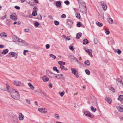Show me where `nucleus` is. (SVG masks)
Masks as SVG:
<instances>
[{"instance_id":"1","label":"nucleus","mask_w":123,"mask_h":123,"mask_svg":"<svg viewBox=\"0 0 123 123\" xmlns=\"http://www.w3.org/2000/svg\"><path fill=\"white\" fill-rule=\"evenodd\" d=\"M78 2L79 4V8L81 9H82L81 11L82 12H86V6L82 4H83L84 2L82 0H78Z\"/></svg>"},{"instance_id":"2","label":"nucleus","mask_w":123,"mask_h":123,"mask_svg":"<svg viewBox=\"0 0 123 123\" xmlns=\"http://www.w3.org/2000/svg\"><path fill=\"white\" fill-rule=\"evenodd\" d=\"M11 96L12 98L13 99L16 100H19L20 98V95L19 93L18 92L14 94H12Z\"/></svg>"},{"instance_id":"3","label":"nucleus","mask_w":123,"mask_h":123,"mask_svg":"<svg viewBox=\"0 0 123 123\" xmlns=\"http://www.w3.org/2000/svg\"><path fill=\"white\" fill-rule=\"evenodd\" d=\"M67 20L66 23L67 25L70 28H71L73 26V22L72 21L69 19H67Z\"/></svg>"},{"instance_id":"4","label":"nucleus","mask_w":123,"mask_h":123,"mask_svg":"<svg viewBox=\"0 0 123 123\" xmlns=\"http://www.w3.org/2000/svg\"><path fill=\"white\" fill-rule=\"evenodd\" d=\"M84 114L86 116H88L91 118H93L94 117V115L88 111L85 110L84 111Z\"/></svg>"},{"instance_id":"5","label":"nucleus","mask_w":123,"mask_h":123,"mask_svg":"<svg viewBox=\"0 0 123 123\" xmlns=\"http://www.w3.org/2000/svg\"><path fill=\"white\" fill-rule=\"evenodd\" d=\"M17 54L15 52H11L7 54L6 56L10 57L11 55L12 57H14L15 58H16L17 57Z\"/></svg>"},{"instance_id":"6","label":"nucleus","mask_w":123,"mask_h":123,"mask_svg":"<svg viewBox=\"0 0 123 123\" xmlns=\"http://www.w3.org/2000/svg\"><path fill=\"white\" fill-rule=\"evenodd\" d=\"M71 69L72 71V73L77 78L79 77V76L78 74V72L75 69H73L72 68H71Z\"/></svg>"},{"instance_id":"7","label":"nucleus","mask_w":123,"mask_h":123,"mask_svg":"<svg viewBox=\"0 0 123 123\" xmlns=\"http://www.w3.org/2000/svg\"><path fill=\"white\" fill-rule=\"evenodd\" d=\"M38 110L43 113L47 112V110L45 108H40L38 109Z\"/></svg>"},{"instance_id":"8","label":"nucleus","mask_w":123,"mask_h":123,"mask_svg":"<svg viewBox=\"0 0 123 123\" xmlns=\"http://www.w3.org/2000/svg\"><path fill=\"white\" fill-rule=\"evenodd\" d=\"M18 92V91L16 90L15 89H12V88H11L9 90V92L11 96L12 95V94H13L15 93Z\"/></svg>"},{"instance_id":"9","label":"nucleus","mask_w":123,"mask_h":123,"mask_svg":"<svg viewBox=\"0 0 123 123\" xmlns=\"http://www.w3.org/2000/svg\"><path fill=\"white\" fill-rule=\"evenodd\" d=\"M10 18L11 19L14 21L16 20L17 19L16 14L15 13H14V14H12L11 15Z\"/></svg>"},{"instance_id":"10","label":"nucleus","mask_w":123,"mask_h":123,"mask_svg":"<svg viewBox=\"0 0 123 123\" xmlns=\"http://www.w3.org/2000/svg\"><path fill=\"white\" fill-rule=\"evenodd\" d=\"M103 2V3H102L101 4V6H102L104 10H105L107 8V6L106 3H104Z\"/></svg>"},{"instance_id":"11","label":"nucleus","mask_w":123,"mask_h":123,"mask_svg":"<svg viewBox=\"0 0 123 123\" xmlns=\"http://www.w3.org/2000/svg\"><path fill=\"white\" fill-rule=\"evenodd\" d=\"M42 78L44 82L48 81L49 80V78L47 77L45 75H44L42 77Z\"/></svg>"},{"instance_id":"12","label":"nucleus","mask_w":123,"mask_h":123,"mask_svg":"<svg viewBox=\"0 0 123 123\" xmlns=\"http://www.w3.org/2000/svg\"><path fill=\"white\" fill-rule=\"evenodd\" d=\"M55 5L57 7H59L61 6V1H55Z\"/></svg>"},{"instance_id":"13","label":"nucleus","mask_w":123,"mask_h":123,"mask_svg":"<svg viewBox=\"0 0 123 123\" xmlns=\"http://www.w3.org/2000/svg\"><path fill=\"white\" fill-rule=\"evenodd\" d=\"M105 100L109 104H111L112 103L111 99L109 97H106L105 98Z\"/></svg>"},{"instance_id":"14","label":"nucleus","mask_w":123,"mask_h":123,"mask_svg":"<svg viewBox=\"0 0 123 123\" xmlns=\"http://www.w3.org/2000/svg\"><path fill=\"white\" fill-rule=\"evenodd\" d=\"M13 84L17 86H19L21 84V82L19 81H14Z\"/></svg>"},{"instance_id":"15","label":"nucleus","mask_w":123,"mask_h":123,"mask_svg":"<svg viewBox=\"0 0 123 123\" xmlns=\"http://www.w3.org/2000/svg\"><path fill=\"white\" fill-rule=\"evenodd\" d=\"M57 79H62L63 80L65 79L64 77L63 76V74H57Z\"/></svg>"},{"instance_id":"16","label":"nucleus","mask_w":123,"mask_h":123,"mask_svg":"<svg viewBox=\"0 0 123 123\" xmlns=\"http://www.w3.org/2000/svg\"><path fill=\"white\" fill-rule=\"evenodd\" d=\"M24 118V116L21 113L19 114V117H18L19 119L20 120H22Z\"/></svg>"},{"instance_id":"17","label":"nucleus","mask_w":123,"mask_h":123,"mask_svg":"<svg viewBox=\"0 0 123 123\" xmlns=\"http://www.w3.org/2000/svg\"><path fill=\"white\" fill-rule=\"evenodd\" d=\"M108 43L111 42V43L112 45H114L115 44L114 41L112 37L110 38L108 40Z\"/></svg>"},{"instance_id":"18","label":"nucleus","mask_w":123,"mask_h":123,"mask_svg":"<svg viewBox=\"0 0 123 123\" xmlns=\"http://www.w3.org/2000/svg\"><path fill=\"white\" fill-rule=\"evenodd\" d=\"M83 44L84 45H86L89 43V41L86 39H84L83 41Z\"/></svg>"},{"instance_id":"19","label":"nucleus","mask_w":123,"mask_h":123,"mask_svg":"<svg viewBox=\"0 0 123 123\" xmlns=\"http://www.w3.org/2000/svg\"><path fill=\"white\" fill-rule=\"evenodd\" d=\"M98 16L99 18H101L103 19L104 18V14L103 12H100V13H99Z\"/></svg>"},{"instance_id":"20","label":"nucleus","mask_w":123,"mask_h":123,"mask_svg":"<svg viewBox=\"0 0 123 123\" xmlns=\"http://www.w3.org/2000/svg\"><path fill=\"white\" fill-rule=\"evenodd\" d=\"M82 35V33L81 32L78 33L76 35V38L77 39H79L81 37Z\"/></svg>"},{"instance_id":"21","label":"nucleus","mask_w":123,"mask_h":123,"mask_svg":"<svg viewBox=\"0 0 123 123\" xmlns=\"http://www.w3.org/2000/svg\"><path fill=\"white\" fill-rule=\"evenodd\" d=\"M0 35L1 37H2L4 38L6 37H7L6 34L5 33L2 32L1 33Z\"/></svg>"},{"instance_id":"22","label":"nucleus","mask_w":123,"mask_h":123,"mask_svg":"<svg viewBox=\"0 0 123 123\" xmlns=\"http://www.w3.org/2000/svg\"><path fill=\"white\" fill-rule=\"evenodd\" d=\"M10 89V87L8 83H6V88L5 91L9 90Z\"/></svg>"},{"instance_id":"23","label":"nucleus","mask_w":123,"mask_h":123,"mask_svg":"<svg viewBox=\"0 0 123 123\" xmlns=\"http://www.w3.org/2000/svg\"><path fill=\"white\" fill-rule=\"evenodd\" d=\"M96 23L97 25L99 27H101L103 26L102 23L98 21H96Z\"/></svg>"},{"instance_id":"24","label":"nucleus","mask_w":123,"mask_h":123,"mask_svg":"<svg viewBox=\"0 0 123 123\" xmlns=\"http://www.w3.org/2000/svg\"><path fill=\"white\" fill-rule=\"evenodd\" d=\"M16 41L17 42L22 43V42L24 43L23 42H25L24 40H22L21 39L19 38H17V40H16Z\"/></svg>"},{"instance_id":"25","label":"nucleus","mask_w":123,"mask_h":123,"mask_svg":"<svg viewBox=\"0 0 123 123\" xmlns=\"http://www.w3.org/2000/svg\"><path fill=\"white\" fill-rule=\"evenodd\" d=\"M28 85L31 89L32 90H33L34 89V87L31 83L30 82L28 84Z\"/></svg>"},{"instance_id":"26","label":"nucleus","mask_w":123,"mask_h":123,"mask_svg":"<svg viewBox=\"0 0 123 123\" xmlns=\"http://www.w3.org/2000/svg\"><path fill=\"white\" fill-rule=\"evenodd\" d=\"M9 50L8 49H5L3 50V51L2 52V53L3 54H6L8 52Z\"/></svg>"},{"instance_id":"27","label":"nucleus","mask_w":123,"mask_h":123,"mask_svg":"<svg viewBox=\"0 0 123 123\" xmlns=\"http://www.w3.org/2000/svg\"><path fill=\"white\" fill-rule=\"evenodd\" d=\"M58 63L61 66L65 65L66 63L62 61H60L58 62Z\"/></svg>"},{"instance_id":"28","label":"nucleus","mask_w":123,"mask_h":123,"mask_svg":"<svg viewBox=\"0 0 123 123\" xmlns=\"http://www.w3.org/2000/svg\"><path fill=\"white\" fill-rule=\"evenodd\" d=\"M116 107L117 109L119 110L121 112H123V109L121 107H120L119 106H117Z\"/></svg>"},{"instance_id":"29","label":"nucleus","mask_w":123,"mask_h":123,"mask_svg":"<svg viewBox=\"0 0 123 123\" xmlns=\"http://www.w3.org/2000/svg\"><path fill=\"white\" fill-rule=\"evenodd\" d=\"M117 99L120 101H121L123 100V95H120L118 97Z\"/></svg>"},{"instance_id":"30","label":"nucleus","mask_w":123,"mask_h":123,"mask_svg":"<svg viewBox=\"0 0 123 123\" xmlns=\"http://www.w3.org/2000/svg\"><path fill=\"white\" fill-rule=\"evenodd\" d=\"M70 57L71 59L76 61H77V60H78V59L76 57L74 56L73 55H70Z\"/></svg>"},{"instance_id":"31","label":"nucleus","mask_w":123,"mask_h":123,"mask_svg":"<svg viewBox=\"0 0 123 123\" xmlns=\"http://www.w3.org/2000/svg\"><path fill=\"white\" fill-rule=\"evenodd\" d=\"M116 81H117L118 82H119L121 84H123L122 81L121 79L120 78L117 79Z\"/></svg>"},{"instance_id":"32","label":"nucleus","mask_w":123,"mask_h":123,"mask_svg":"<svg viewBox=\"0 0 123 123\" xmlns=\"http://www.w3.org/2000/svg\"><path fill=\"white\" fill-rule=\"evenodd\" d=\"M84 64L86 65L89 66L90 65V62L89 60H87L84 62Z\"/></svg>"},{"instance_id":"33","label":"nucleus","mask_w":123,"mask_h":123,"mask_svg":"<svg viewBox=\"0 0 123 123\" xmlns=\"http://www.w3.org/2000/svg\"><path fill=\"white\" fill-rule=\"evenodd\" d=\"M60 68L62 70L63 69L65 71L67 70V68H66L63 65L60 66Z\"/></svg>"},{"instance_id":"34","label":"nucleus","mask_w":123,"mask_h":123,"mask_svg":"<svg viewBox=\"0 0 123 123\" xmlns=\"http://www.w3.org/2000/svg\"><path fill=\"white\" fill-rule=\"evenodd\" d=\"M85 72L87 74L89 75L90 74V71L87 69H86L85 70Z\"/></svg>"},{"instance_id":"35","label":"nucleus","mask_w":123,"mask_h":123,"mask_svg":"<svg viewBox=\"0 0 123 123\" xmlns=\"http://www.w3.org/2000/svg\"><path fill=\"white\" fill-rule=\"evenodd\" d=\"M34 25L36 27H38L39 25V24L38 22L36 21L34 23Z\"/></svg>"},{"instance_id":"36","label":"nucleus","mask_w":123,"mask_h":123,"mask_svg":"<svg viewBox=\"0 0 123 123\" xmlns=\"http://www.w3.org/2000/svg\"><path fill=\"white\" fill-rule=\"evenodd\" d=\"M76 17L78 19L80 18V16L79 13H76Z\"/></svg>"},{"instance_id":"37","label":"nucleus","mask_w":123,"mask_h":123,"mask_svg":"<svg viewBox=\"0 0 123 123\" xmlns=\"http://www.w3.org/2000/svg\"><path fill=\"white\" fill-rule=\"evenodd\" d=\"M37 11L36 10H34L32 12V15L34 16H35L37 15Z\"/></svg>"},{"instance_id":"38","label":"nucleus","mask_w":123,"mask_h":123,"mask_svg":"<svg viewBox=\"0 0 123 123\" xmlns=\"http://www.w3.org/2000/svg\"><path fill=\"white\" fill-rule=\"evenodd\" d=\"M12 39L14 40H15L16 41V40H17V38H18V37H17V36L13 35H12Z\"/></svg>"},{"instance_id":"39","label":"nucleus","mask_w":123,"mask_h":123,"mask_svg":"<svg viewBox=\"0 0 123 123\" xmlns=\"http://www.w3.org/2000/svg\"><path fill=\"white\" fill-rule=\"evenodd\" d=\"M77 26L78 27H80L81 26V24L80 22H78L76 24Z\"/></svg>"},{"instance_id":"40","label":"nucleus","mask_w":123,"mask_h":123,"mask_svg":"<svg viewBox=\"0 0 123 123\" xmlns=\"http://www.w3.org/2000/svg\"><path fill=\"white\" fill-rule=\"evenodd\" d=\"M64 91L62 92H59V94L60 95V96L61 97L63 96L64 94Z\"/></svg>"},{"instance_id":"41","label":"nucleus","mask_w":123,"mask_h":123,"mask_svg":"<svg viewBox=\"0 0 123 123\" xmlns=\"http://www.w3.org/2000/svg\"><path fill=\"white\" fill-rule=\"evenodd\" d=\"M88 52H87L89 54V55H90V56L91 57H93L92 55V52H91L89 50H88Z\"/></svg>"},{"instance_id":"42","label":"nucleus","mask_w":123,"mask_h":123,"mask_svg":"<svg viewBox=\"0 0 123 123\" xmlns=\"http://www.w3.org/2000/svg\"><path fill=\"white\" fill-rule=\"evenodd\" d=\"M108 21L109 23L111 24H112L113 22V20L111 18H109L108 20Z\"/></svg>"},{"instance_id":"43","label":"nucleus","mask_w":123,"mask_h":123,"mask_svg":"<svg viewBox=\"0 0 123 123\" xmlns=\"http://www.w3.org/2000/svg\"><path fill=\"white\" fill-rule=\"evenodd\" d=\"M91 110L93 111V112H95L96 110V109L93 106H92L91 107Z\"/></svg>"},{"instance_id":"44","label":"nucleus","mask_w":123,"mask_h":123,"mask_svg":"<svg viewBox=\"0 0 123 123\" xmlns=\"http://www.w3.org/2000/svg\"><path fill=\"white\" fill-rule=\"evenodd\" d=\"M50 57L54 59H55L56 58V56H55L54 55L52 54H50Z\"/></svg>"},{"instance_id":"45","label":"nucleus","mask_w":123,"mask_h":123,"mask_svg":"<svg viewBox=\"0 0 123 123\" xmlns=\"http://www.w3.org/2000/svg\"><path fill=\"white\" fill-rule=\"evenodd\" d=\"M54 23L56 25H58L59 24V22L58 21L56 20L54 21Z\"/></svg>"},{"instance_id":"46","label":"nucleus","mask_w":123,"mask_h":123,"mask_svg":"<svg viewBox=\"0 0 123 123\" xmlns=\"http://www.w3.org/2000/svg\"><path fill=\"white\" fill-rule=\"evenodd\" d=\"M46 73L47 74V75H48L49 73L50 74H53V73L51 71H49V70L47 71Z\"/></svg>"},{"instance_id":"47","label":"nucleus","mask_w":123,"mask_h":123,"mask_svg":"<svg viewBox=\"0 0 123 123\" xmlns=\"http://www.w3.org/2000/svg\"><path fill=\"white\" fill-rule=\"evenodd\" d=\"M69 49L70 50L72 51H74V48H73V46H69Z\"/></svg>"},{"instance_id":"48","label":"nucleus","mask_w":123,"mask_h":123,"mask_svg":"<svg viewBox=\"0 0 123 123\" xmlns=\"http://www.w3.org/2000/svg\"><path fill=\"white\" fill-rule=\"evenodd\" d=\"M37 92H38V94H39L40 93L42 95V94H43L44 95H45V93L42 91H41L40 92H38V91H37Z\"/></svg>"},{"instance_id":"49","label":"nucleus","mask_w":123,"mask_h":123,"mask_svg":"<svg viewBox=\"0 0 123 123\" xmlns=\"http://www.w3.org/2000/svg\"><path fill=\"white\" fill-rule=\"evenodd\" d=\"M110 90L112 91L113 93L115 92V90L113 87H111L110 89Z\"/></svg>"},{"instance_id":"50","label":"nucleus","mask_w":123,"mask_h":123,"mask_svg":"<svg viewBox=\"0 0 123 123\" xmlns=\"http://www.w3.org/2000/svg\"><path fill=\"white\" fill-rule=\"evenodd\" d=\"M37 18L39 20H42V17L41 15H38Z\"/></svg>"},{"instance_id":"51","label":"nucleus","mask_w":123,"mask_h":123,"mask_svg":"<svg viewBox=\"0 0 123 123\" xmlns=\"http://www.w3.org/2000/svg\"><path fill=\"white\" fill-rule=\"evenodd\" d=\"M64 3L67 5H69L70 4L68 0H66L64 2Z\"/></svg>"},{"instance_id":"52","label":"nucleus","mask_w":123,"mask_h":123,"mask_svg":"<svg viewBox=\"0 0 123 123\" xmlns=\"http://www.w3.org/2000/svg\"><path fill=\"white\" fill-rule=\"evenodd\" d=\"M7 20L8 21V22L6 24L9 26L11 24V21L9 20V19H7Z\"/></svg>"},{"instance_id":"53","label":"nucleus","mask_w":123,"mask_h":123,"mask_svg":"<svg viewBox=\"0 0 123 123\" xmlns=\"http://www.w3.org/2000/svg\"><path fill=\"white\" fill-rule=\"evenodd\" d=\"M94 43L95 44H96L97 43V40L96 38H94Z\"/></svg>"},{"instance_id":"54","label":"nucleus","mask_w":123,"mask_h":123,"mask_svg":"<svg viewBox=\"0 0 123 123\" xmlns=\"http://www.w3.org/2000/svg\"><path fill=\"white\" fill-rule=\"evenodd\" d=\"M23 42L24 43H23V45L27 46L28 45V43L27 42H26L25 41V42Z\"/></svg>"},{"instance_id":"55","label":"nucleus","mask_w":123,"mask_h":123,"mask_svg":"<svg viewBox=\"0 0 123 123\" xmlns=\"http://www.w3.org/2000/svg\"><path fill=\"white\" fill-rule=\"evenodd\" d=\"M6 15H5L3 16L2 17H1V19L2 20H3L5 18H6Z\"/></svg>"},{"instance_id":"56","label":"nucleus","mask_w":123,"mask_h":123,"mask_svg":"<svg viewBox=\"0 0 123 123\" xmlns=\"http://www.w3.org/2000/svg\"><path fill=\"white\" fill-rule=\"evenodd\" d=\"M50 47V45L49 44H47L45 45V47L46 49H49Z\"/></svg>"},{"instance_id":"57","label":"nucleus","mask_w":123,"mask_h":123,"mask_svg":"<svg viewBox=\"0 0 123 123\" xmlns=\"http://www.w3.org/2000/svg\"><path fill=\"white\" fill-rule=\"evenodd\" d=\"M66 17V16L65 14H63L62 15L61 17L62 18H64Z\"/></svg>"},{"instance_id":"58","label":"nucleus","mask_w":123,"mask_h":123,"mask_svg":"<svg viewBox=\"0 0 123 123\" xmlns=\"http://www.w3.org/2000/svg\"><path fill=\"white\" fill-rule=\"evenodd\" d=\"M53 74H54V75L53 76V77H52L54 78H55V77H56L57 78L58 76H57V75L56 74H54V73H53Z\"/></svg>"},{"instance_id":"59","label":"nucleus","mask_w":123,"mask_h":123,"mask_svg":"<svg viewBox=\"0 0 123 123\" xmlns=\"http://www.w3.org/2000/svg\"><path fill=\"white\" fill-rule=\"evenodd\" d=\"M14 8L17 10H19L20 9V7L17 6H14Z\"/></svg>"},{"instance_id":"60","label":"nucleus","mask_w":123,"mask_h":123,"mask_svg":"<svg viewBox=\"0 0 123 123\" xmlns=\"http://www.w3.org/2000/svg\"><path fill=\"white\" fill-rule=\"evenodd\" d=\"M117 53L118 54L120 55L121 52V51L119 49H117Z\"/></svg>"},{"instance_id":"61","label":"nucleus","mask_w":123,"mask_h":123,"mask_svg":"<svg viewBox=\"0 0 123 123\" xmlns=\"http://www.w3.org/2000/svg\"><path fill=\"white\" fill-rule=\"evenodd\" d=\"M28 4L30 5V6H33L34 5V3H32L31 2H29Z\"/></svg>"},{"instance_id":"62","label":"nucleus","mask_w":123,"mask_h":123,"mask_svg":"<svg viewBox=\"0 0 123 123\" xmlns=\"http://www.w3.org/2000/svg\"><path fill=\"white\" fill-rule=\"evenodd\" d=\"M55 118H56L57 119H59V116L58 114H55Z\"/></svg>"},{"instance_id":"63","label":"nucleus","mask_w":123,"mask_h":123,"mask_svg":"<svg viewBox=\"0 0 123 123\" xmlns=\"http://www.w3.org/2000/svg\"><path fill=\"white\" fill-rule=\"evenodd\" d=\"M57 69V68L56 66H54L53 67V70L54 71H55Z\"/></svg>"},{"instance_id":"64","label":"nucleus","mask_w":123,"mask_h":123,"mask_svg":"<svg viewBox=\"0 0 123 123\" xmlns=\"http://www.w3.org/2000/svg\"><path fill=\"white\" fill-rule=\"evenodd\" d=\"M52 84L51 83H50L49 84V87L50 88H51L52 87Z\"/></svg>"}]
</instances>
